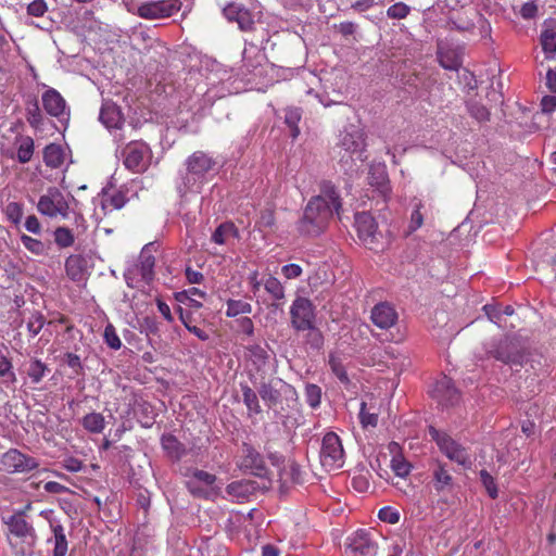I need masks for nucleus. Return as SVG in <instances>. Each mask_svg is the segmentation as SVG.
Returning <instances> with one entry per match:
<instances>
[{
  "mask_svg": "<svg viewBox=\"0 0 556 556\" xmlns=\"http://www.w3.org/2000/svg\"><path fill=\"white\" fill-rule=\"evenodd\" d=\"M342 207L341 197L336 186L330 181L320 185V193L307 202L302 218L298 223V230L306 236H319L325 231L333 214H340Z\"/></svg>",
  "mask_w": 556,
  "mask_h": 556,
  "instance_id": "1",
  "label": "nucleus"
},
{
  "mask_svg": "<svg viewBox=\"0 0 556 556\" xmlns=\"http://www.w3.org/2000/svg\"><path fill=\"white\" fill-rule=\"evenodd\" d=\"M342 207L341 197L336 186L330 181L320 185V193L307 202L302 218L298 223V230L306 236H319L325 231L333 214H340Z\"/></svg>",
  "mask_w": 556,
  "mask_h": 556,
  "instance_id": "2",
  "label": "nucleus"
},
{
  "mask_svg": "<svg viewBox=\"0 0 556 556\" xmlns=\"http://www.w3.org/2000/svg\"><path fill=\"white\" fill-rule=\"evenodd\" d=\"M342 207L341 197L336 186L330 181L320 185V193L307 202L302 218L298 223V230L306 236H319L325 231L333 214H340Z\"/></svg>",
  "mask_w": 556,
  "mask_h": 556,
  "instance_id": "3",
  "label": "nucleus"
},
{
  "mask_svg": "<svg viewBox=\"0 0 556 556\" xmlns=\"http://www.w3.org/2000/svg\"><path fill=\"white\" fill-rule=\"evenodd\" d=\"M334 153L346 169H351L356 161L366 160V136L363 129L350 125L340 131Z\"/></svg>",
  "mask_w": 556,
  "mask_h": 556,
  "instance_id": "4",
  "label": "nucleus"
},
{
  "mask_svg": "<svg viewBox=\"0 0 556 556\" xmlns=\"http://www.w3.org/2000/svg\"><path fill=\"white\" fill-rule=\"evenodd\" d=\"M9 542L16 555L31 553L35 545V531L22 514L13 515L8 521Z\"/></svg>",
  "mask_w": 556,
  "mask_h": 556,
  "instance_id": "5",
  "label": "nucleus"
},
{
  "mask_svg": "<svg viewBox=\"0 0 556 556\" xmlns=\"http://www.w3.org/2000/svg\"><path fill=\"white\" fill-rule=\"evenodd\" d=\"M258 394L268 408H276L283 401H295L298 397L294 387L280 378H273L262 382L258 388Z\"/></svg>",
  "mask_w": 556,
  "mask_h": 556,
  "instance_id": "6",
  "label": "nucleus"
},
{
  "mask_svg": "<svg viewBox=\"0 0 556 556\" xmlns=\"http://www.w3.org/2000/svg\"><path fill=\"white\" fill-rule=\"evenodd\" d=\"M429 435L437 443L439 450L452 462L468 468L471 465L470 455L467 450L452 439L446 432L438 430L435 427L428 428Z\"/></svg>",
  "mask_w": 556,
  "mask_h": 556,
  "instance_id": "7",
  "label": "nucleus"
},
{
  "mask_svg": "<svg viewBox=\"0 0 556 556\" xmlns=\"http://www.w3.org/2000/svg\"><path fill=\"white\" fill-rule=\"evenodd\" d=\"M316 307L304 296H296L290 306V323L296 331L315 329Z\"/></svg>",
  "mask_w": 556,
  "mask_h": 556,
  "instance_id": "8",
  "label": "nucleus"
},
{
  "mask_svg": "<svg viewBox=\"0 0 556 556\" xmlns=\"http://www.w3.org/2000/svg\"><path fill=\"white\" fill-rule=\"evenodd\" d=\"M151 149L142 140H132L122 151L123 164L132 173H143L150 165Z\"/></svg>",
  "mask_w": 556,
  "mask_h": 556,
  "instance_id": "9",
  "label": "nucleus"
},
{
  "mask_svg": "<svg viewBox=\"0 0 556 556\" xmlns=\"http://www.w3.org/2000/svg\"><path fill=\"white\" fill-rule=\"evenodd\" d=\"M319 457L323 467L327 470L343 467L344 450L341 439L337 433L330 431L324 435Z\"/></svg>",
  "mask_w": 556,
  "mask_h": 556,
  "instance_id": "10",
  "label": "nucleus"
},
{
  "mask_svg": "<svg viewBox=\"0 0 556 556\" xmlns=\"http://www.w3.org/2000/svg\"><path fill=\"white\" fill-rule=\"evenodd\" d=\"M152 248L153 243L146 244L140 252L138 262L128 269L126 274L128 286H132L130 280H136V283L149 285L154 279L155 256L152 254Z\"/></svg>",
  "mask_w": 556,
  "mask_h": 556,
  "instance_id": "11",
  "label": "nucleus"
},
{
  "mask_svg": "<svg viewBox=\"0 0 556 556\" xmlns=\"http://www.w3.org/2000/svg\"><path fill=\"white\" fill-rule=\"evenodd\" d=\"M376 533L359 529L346 539L345 552L349 556H376L378 544Z\"/></svg>",
  "mask_w": 556,
  "mask_h": 556,
  "instance_id": "12",
  "label": "nucleus"
},
{
  "mask_svg": "<svg viewBox=\"0 0 556 556\" xmlns=\"http://www.w3.org/2000/svg\"><path fill=\"white\" fill-rule=\"evenodd\" d=\"M37 210L40 214L51 218L68 217L70 205L64 194L56 188L48 189L47 193L39 198Z\"/></svg>",
  "mask_w": 556,
  "mask_h": 556,
  "instance_id": "13",
  "label": "nucleus"
},
{
  "mask_svg": "<svg viewBox=\"0 0 556 556\" xmlns=\"http://www.w3.org/2000/svg\"><path fill=\"white\" fill-rule=\"evenodd\" d=\"M180 0H152L142 2L137 14L144 20L168 18L181 10Z\"/></svg>",
  "mask_w": 556,
  "mask_h": 556,
  "instance_id": "14",
  "label": "nucleus"
},
{
  "mask_svg": "<svg viewBox=\"0 0 556 556\" xmlns=\"http://www.w3.org/2000/svg\"><path fill=\"white\" fill-rule=\"evenodd\" d=\"M1 468L9 473H26L35 470L39 464L36 458L10 448L0 458Z\"/></svg>",
  "mask_w": 556,
  "mask_h": 556,
  "instance_id": "15",
  "label": "nucleus"
},
{
  "mask_svg": "<svg viewBox=\"0 0 556 556\" xmlns=\"http://www.w3.org/2000/svg\"><path fill=\"white\" fill-rule=\"evenodd\" d=\"M355 227L359 240L370 250L376 249L378 243V224L374 216L368 212L355 214Z\"/></svg>",
  "mask_w": 556,
  "mask_h": 556,
  "instance_id": "16",
  "label": "nucleus"
},
{
  "mask_svg": "<svg viewBox=\"0 0 556 556\" xmlns=\"http://www.w3.org/2000/svg\"><path fill=\"white\" fill-rule=\"evenodd\" d=\"M431 396L442 406H454L460 401V393L451 378L443 376L434 383Z\"/></svg>",
  "mask_w": 556,
  "mask_h": 556,
  "instance_id": "17",
  "label": "nucleus"
},
{
  "mask_svg": "<svg viewBox=\"0 0 556 556\" xmlns=\"http://www.w3.org/2000/svg\"><path fill=\"white\" fill-rule=\"evenodd\" d=\"M489 354L505 364L521 365L525 359L523 352H521L517 344L508 338L501 340L493 350L489 351Z\"/></svg>",
  "mask_w": 556,
  "mask_h": 556,
  "instance_id": "18",
  "label": "nucleus"
},
{
  "mask_svg": "<svg viewBox=\"0 0 556 556\" xmlns=\"http://www.w3.org/2000/svg\"><path fill=\"white\" fill-rule=\"evenodd\" d=\"M431 482L438 494L451 492L454 488V478L447 465L440 459L432 462Z\"/></svg>",
  "mask_w": 556,
  "mask_h": 556,
  "instance_id": "19",
  "label": "nucleus"
},
{
  "mask_svg": "<svg viewBox=\"0 0 556 556\" xmlns=\"http://www.w3.org/2000/svg\"><path fill=\"white\" fill-rule=\"evenodd\" d=\"M399 315L395 307L388 302L376 304L370 314V319L380 329H390L397 321Z\"/></svg>",
  "mask_w": 556,
  "mask_h": 556,
  "instance_id": "20",
  "label": "nucleus"
},
{
  "mask_svg": "<svg viewBox=\"0 0 556 556\" xmlns=\"http://www.w3.org/2000/svg\"><path fill=\"white\" fill-rule=\"evenodd\" d=\"M244 356L257 374H266L270 354L264 346L257 343L249 344L244 346Z\"/></svg>",
  "mask_w": 556,
  "mask_h": 556,
  "instance_id": "21",
  "label": "nucleus"
},
{
  "mask_svg": "<svg viewBox=\"0 0 556 556\" xmlns=\"http://www.w3.org/2000/svg\"><path fill=\"white\" fill-rule=\"evenodd\" d=\"M224 16L229 22H236L239 28L243 31H250L253 29L254 20L252 14L245 8L237 4L229 3L223 9Z\"/></svg>",
  "mask_w": 556,
  "mask_h": 556,
  "instance_id": "22",
  "label": "nucleus"
},
{
  "mask_svg": "<svg viewBox=\"0 0 556 556\" xmlns=\"http://www.w3.org/2000/svg\"><path fill=\"white\" fill-rule=\"evenodd\" d=\"M101 123L110 130L122 129L125 117L121 108L113 101H104L99 116Z\"/></svg>",
  "mask_w": 556,
  "mask_h": 556,
  "instance_id": "23",
  "label": "nucleus"
},
{
  "mask_svg": "<svg viewBox=\"0 0 556 556\" xmlns=\"http://www.w3.org/2000/svg\"><path fill=\"white\" fill-rule=\"evenodd\" d=\"M216 165V161L203 151L193 152L186 161L189 174L202 177Z\"/></svg>",
  "mask_w": 556,
  "mask_h": 556,
  "instance_id": "24",
  "label": "nucleus"
},
{
  "mask_svg": "<svg viewBox=\"0 0 556 556\" xmlns=\"http://www.w3.org/2000/svg\"><path fill=\"white\" fill-rule=\"evenodd\" d=\"M41 100L46 113L50 116L60 118L65 113L66 101L56 89H47Z\"/></svg>",
  "mask_w": 556,
  "mask_h": 556,
  "instance_id": "25",
  "label": "nucleus"
},
{
  "mask_svg": "<svg viewBox=\"0 0 556 556\" xmlns=\"http://www.w3.org/2000/svg\"><path fill=\"white\" fill-rule=\"evenodd\" d=\"M50 528L53 536L48 539V543L53 544L52 556H66L68 542L64 527L59 522L50 521Z\"/></svg>",
  "mask_w": 556,
  "mask_h": 556,
  "instance_id": "26",
  "label": "nucleus"
},
{
  "mask_svg": "<svg viewBox=\"0 0 556 556\" xmlns=\"http://www.w3.org/2000/svg\"><path fill=\"white\" fill-rule=\"evenodd\" d=\"M377 400L370 396L369 402L363 401L359 408V422L363 428L376 427L378 425V417L380 407L377 405Z\"/></svg>",
  "mask_w": 556,
  "mask_h": 556,
  "instance_id": "27",
  "label": "nucleus"
},
{
  "mask_svg": "<svg viewBox=\"0 0 556 556\" xmlns=\"http://www.w3.org/2000/svg\"><path fill=\"white\" fill-rule=\"evenodd\" d=\"M25 117L31 128L36 130L42 128L43 114L36 96H27L25 99Z\"/></svg>",
  "mask_w": 556,
  "mask_h": 556,
  "instance_id": "28",
  "label": "nucleus"
},
{
  "mask_svg": "<svg viewBox=\"0 0 556 556\" xmlns=\"http://www.w3.org/2000/svg\"><path fill=\"white\" fill-rule=\"evenodd\" d=\"M216 479V476L213 473L201 469H194L190 479L187 481V488L193 495L202 496L204 494V490L197 485V483L199 482L206 486H211L215 483Z\"/></svg>",
  "mask_w": 556,
  "mask_h": 556,
  "instance_id": "29",
  "label": "nucleus"
},
{
  "mask_svg": "<svg viewBox=\"0 0 556 556\" xmlns=\"http://www.w3.org/2000/svg\"><path fill=\"white\" fill-rule=\"evenodd\" d=\"M540 43L547 60L556 55V23L551 22L545 26L540 36Z\"/></svg>",
  "mask_w": 556,
  "mask_h": 556,
  "instance_id": "30",
  "label": "nucleus"
},
{
  "mask_svg": "<svg viewBox=\"0 0 556 556\" xmlns=\"http://www.w3.org/2000/svg\"><path fill=\"white\" fill-rule=\"evenodd\" d=\"M389 450L391 453H394L390 466L393 472L400 477L405 478L410 473L412 470V464L405 459V457L399 453L400 445L396 442H391L389 444Z\"/></svg>",
  "mask_w": 556,
  "mask_h": 556,
  "instance_id": "31",
  "label": "nucleus"
},
{
  "mask_svg": "<svg viewBox=\"0 0 556 556\" xmlns=\"http://www.w3.org/2000/svg\"><path fill=\"white\" fill-rule=\"evenodd\" d=\"M85 267H86V261L79 254H72L65 261L66 275L73 281L83 280Z\"/></svg>",
  "mask_w": 556,
  "mask_h": 556,
  "instance_id": "32",
  "label": "nucleus"
},
{
  "mask_svg": "<svg viewBox=\"0 0 556 556\" xmlns=\"http://www.w3.org/2000/svg\"><path fill=\"white\" fill-rule=\"evenodd\" d=\"M242 466L249 468L256 476H262L265 471V464L262 455L253 447H248L242 459Z\"/></svg>",
  "mask_w": 556,
  "mask_h": 556,
  "instance_id": "33",
  "label": "nucleus"
},
{
  "mask_svg": "<svg viewBox=\"0 0 556 556\" xmlns=\"http://www.w3.org/2000/svg\"><path fill=\"white\" fill-rule=\"evenodd\" d=\"M161 443L166 453L175 459H180L186 454L184 444L173 434H164Z\"/></svg>",
  "mask_w": 556,
  "mask_h": 556,
  "instance_id": "34",
  "label": "nucleus"
},
{
  "mask_svg": "<svg viewBox=\"0 0 556 556\" xmlns=\"http://www.w3.org/2000/svg\"><path fill=\"white\" fill-rule=\"evenodd\" d=\"M229 237L239 238V230L232 222H225L212 233V241L216 244H225Z\"/></svg>",
  "mask_w": 556,
  "mask_h": 556,
  "instance_id": "35",
  "label": "nucleus"
},
{
  "mask_svg": "<svg viewBox=\"0 0 556 556\" xmlns=\"http://www.w3.org/2000/svg\"><path fill=\"white\" fill-rule=\"evenodd\" d=\"M206 293L199 288L191 287L187 290H184L181 292H178L176 294V299L181 302L186 303L189 302V305L195 309H199L202 307V302L200 300L205 299Z\"/></svg>",
  "mask_w": 556,
  "mask_h": 556,
  "instance_id": "36",
  "label": "nucleus"
},
{
  "mask_svg": "<svg viewBox=\"0 0 556 556\" xmlns=\"http://www.w3.org/2000/svg\"><path fill=\"white\" fill-rule=\"evenodd\" d=\"M43 162L50 168H58L64 162L63 150L59 144L50 143L43 149Z\"/></svg>",
  "mask_w": 556,
  "mask_h": 556,
  "instance_id": "37",
  "label": "nucleus"
},
{
  "mask_svg": "<svg viewBox=\"0 0 556 556\" xmlns=\"http://www.w3.org/2000/svg\"><path fill=\"white\" fill-rule=\"evenodd\" d=\"M83 428L90 433H101L105 428V418L101 413H89L81 419Z\"/></svg>",
  "mask_w": 556,
  "mask_h": 556,
  "instance_id": "38",
  "label": "nucleus"
},
{
  "mask_svg": "<svg viewBox=\"0 0 556 556\" xmlns=\"http://www.w3.org/2000/svg\"><path fill=\"white\" fill-rule=\"evenodd\" d=\"M243 403L247 406L250 415H258L262 413V407L258 402L256 392L247 383L240 384Z\"/></svg>",
  "mask_w": 556,
  "mask_h": 556,
  "instance_id": "39",
  "label": "nucleus"
},
{
  "mask_svg": "<svg viewBox=\"0 0 556 556\" xmlns=\"http://www.w3.org/2000/svg\"><path fill=\"white\" fill-rule=\"evenodd\" d=\"M35 142L30 136H22L17 139L16 157L20 163H28L34 154Z\"/></svg>",
  "mask_w": 556,
  "mask_h": 556,
  "instance_id": "40",
  "label": "nucleus"
},
{
  "mask_svg": "<svg viewBox=\"0 0 556 556\" xmlns=\"http://www.w3.org/2000/svg\"><path fill=\"white\" fill-rule=\"evenodd\" d=\"M276 226L275 210L265 207L260 212L258 219L255 223V229L261 232H271Z\"/></svg>",
  "mask_w": 556,
  "mask_h": 556,
  "instance_id": "41",
  "label": "nucleus"
},
{
  "mask_svg": "<svg viewBox=\"0 0 556 556\" xmlns=\"http://www.w3.org/2000/svg\"><path fill=\"white\" fill-rule=\"evenodd\" d=\"M426 208L425 203L421 200H414V208L410 214L409 224L407 227V235L415 232L424 225V210Z\"/></svg>",
  "mask_w": 556,
  "mask_h": 556,
  "instance_id": "42",
  "label": "nucleus"
},
{
  "mask_svg": "<svg viewBox=\"0 0 556 556\" xmlns=\"http://www.w3.org/2000/svg\"><path fill=\"white\" fill-rule=\"evenodd\" d=\"M264 288L271 295L274 300L280 301L285 299V288L276 277L269 275L264 280Z\"/></svg>",
  "mask_w": 556,
  "mask_h": 556,
  "instance_id": "43",
  "label": "nucleus"
},
{
  "mask_svg": "<svg viewBox=\"0 0 556 556\" xmlns=\"http://www.w3.org/2000/svg\"><path fill=\"white\" fill-rule=\"evenodd\" d=\"M301 121V111L298 108H289L286 110L285 123L291 129V136L293 139L300 135L299 123Z\"/></svg>",
  "mask_w": 556,
  "mask_h": 556,
  "instance_id": "44",
  "label": "nucleus"
},
{
  "mask_svg": "<svg viewBox=\"0 0 556 556\" xmlns=\"http://www.w3.org/2000/svg\"><path fill=\"white\" fill-rule=\"evenodd\" d=\"M252 306L250 303L242 300H228L226 316L236 317L238 315L250 314Z\"/></svg>",
  "mask_w": 556,
  "mask_h": 556,
  "instance_id": "45",
  "label": "nucleus"
},
{
  "mask_svg": "<svg viewBox=\"0 0 556 556\" xmlns=\"http://www.w3.org/2000/svg\"><path fill=\"white\" fill-rule=\"evenodd\" d=\"M47 371H49V368L45 363H42L40 359H33L29 363L27 375L31 382L37 384L42 380Z\"/></svg>",
  "mask_w": 556,
  "mask_h": 556,
  "instance_id": "46",
  "label": "nucleus"
},
{
  "mask_svg": "<svg viewBox=\"0 0 556 556\" xmlns=\"http://www.w3.org/2000/svg\"><path fill=\"white\" fill-rule=\"evenodd\" d=\"M54 241L61 249L72 247L75 242L73 231L67 227H58L54 230Z\"/></svg>",
  "mask_w": 556,
  "mask_h": 556,
  "instance_id": "47",
  "label": "nucleus"
},
{
  "mask_svg": "<svg viewBox=\"0 0 556 556\" xmlns=\"http://www.w3.org/2000/svg\"><path fill=\"white\" fill-rule=\"evenodd\" d=\"M438 59L440 65L450 71H457L460 66L459 58L453 51H439Z\"/></svg>",
  "mask_w": 556,
  "mask_h": 556,
  "instance_id": "48",
  "label": "nucleus"
},
{
  "mask_svg": "<svg viewBox=\"0 0 556 556\" xmlns=\"http://www.w3.org/2000/svg\"><path fill=\"white\" fill-rule=\"evenodd\" d=\"M60 361L62 365L68 366L74 375L79 376L84 374V366L79 355L73 352H66L61 356Z\"/></svg>",
  "mask_w": 556,
  "mask_h": 556,
  "instance_id": "49",
  "label": "nucleus"
},
{
  "mask_svg": "<svg viewBox=\"0 0 556 556\" xmlns=\"http://www.w3.org/2000/svg\"><path fill=\"white\" fill-rule=\"evenodd\" d=\"M21 241L25 249H27L35 255H45L47 253V245L38 239H35L27 235H22Z\"/></svg>",
  "mask_w": 556,
  "mask_h": 556,
  "instance_id": "50",
  "label": "nucleus"
},
{
  "mask_svg": "<svg viewBox=\"0 0 556 556\" xmlns=\"http://www.w3.org/2000/svg\"><path fill=\"white\" fill-rule=\"evenodd\" d=\"M3 213L12 224L17 225L23 217V205L18 202H9L3 208Z\"/></svg>",
  "mask_w": 556,
  "mask_h": 556,
  "instance_id": "51",
  "label": "nucleus"
},
{
  "mask_svg": "<svg viewBox=\"0 0 556 556\" xmlns=\"http://www.w3.org/2000/svg\"><path fill=\"white\" fill-rule=\"evenodd\" d=\"M305 400L312 408H317L321 401V389L317 384L309 383L305 388Z\"/></svg>",
  "mask_w": 556,
  "mask_h": 556,
  "instance_id": "52",
  "label": "nucleus"
},
{
  "mask_svg": "<svg viewBox=\"0 0 556 556\" xmlns=\"http://www.w3.org/2000/svg\"><path fill=\"white\" fill-rule=\"evenodd\" d=\"M329 366H330L332 372L336 375V377L341 382L349 381V377H348L345 367L343 366L342 361L339 356H337L336 354H330L329 355Z\"/></svg>",
  "mask_w": 556,
  "mask_h": 556,
  "instance_id": "53",
  "label": "nucleus"
},
{
  "mask_svg": "<svg viewBox=\"0 0 556 556\" xmlns=\"http://www.w3.org/2000/svg\"><path fill=\"white\" fill-rule=\"evenodd\" d=\"M479 476L489 496L495 500L498 496V490L494 478L485 469H482Z\"/></svg>",
  "mask_w": 556,
  "mask_h": 556,
  "instance_id": "54",
  "label": "nucleus"
},
{
  "mask_svg": "<svg viewBox=\"0 0 556 556\" xmlns=\"http://www.w3.org/2000/svg\"><path fill=\"white\" fill-rule=\"evenodd\" d=\"M409 13L410 8L404 2H396L387 10V16L392 20H403Z\"/></svg>",
  "mask_w": 556,
  "mask_h": 556,
  "instance_id": "55",
  "label": "nucleus"
},
{
  "mask_svg": "<svg viewBox=\"0 0 556 556\" xmlns=\"http://www.w3.org/2000/svg\"><path fill=\"white\" fill-rule=\"evenodd\" d=\"M226 491L229 495L240 498V497H244L249 493L250 486H249V483H247V482L233 481L227 485Z\"/></svg>",
  "mask_w": 556,
  "mask_h": 556,
  "instance_id": "56",
  "label": "nucleus"
},
{
  "mask_svg": "<svg viewBox=\"0 0 556 556\" xmlns=\"http://www.w3.org/2000/svg\"><path fill=\"white\" fill-rule=\"evenodd\" d=\"M126 203V197L122 192H115L103 202V208L121 210Z\"/></svg>",
  "mask_w": 556,
  "mask_h": 556,
  "instance_id": "57",
  "label": "nucleus"
},
{
  "mask_svg": "<svg viewBox=\"0 0 556 556\" xmlns=\"http://www.w3.org/2000/svg\"><path fill=\"white\" fill-rule=\"evenodd\" d=\"M104 341L113 350H119L122 341L112 325H108L104 329Z\"/></svg>",
  "mask_w": 556,
  "mask_h": 556,
  "instance_id": "58",
  "label": "nucleus"
},
{
  "mask_svg": "<svg viewBox=\"0 0 556 556\" xmlns=\"http://www.w3.org/2000/svg\"><path fill=\"white\" fill-rule=\"evenodd\" d=\"M12 369L13 365L11 359L0 351V377H8L14 382L16 377Z\"/></svg>",
  "mask_w": 556,
  "mask_h": 556,
  "instance_id": "59",
  "label": "nucleus"
},
{
  "mask_svg": "<svg viewBox=\"0 0 556 556\" xmlns=\"http://www.w3.org/2000/svg\"><path fill=\"white\" fill-rule=\"evenodd\" d=\"M378 517L381 521L388 522L390 525H395L400 520L399 511L391 507L381 508L378 513Z\"/></svg>",
  "mask_w": 556,
  "mask_h": 556,
  "instance_id": "60",
  "label": "nucleus"
},
{
  "mask_svg": "<svg viewBox=\"0 0 556 556\" xmlns=\"http://www.w3.org/2000/svg\"><path fill=\"white\" fill-rule=\"evenodd\" d=\"M470 115L479 122L488 121L490 117V112L488 109L479 103H472L469 105Z\"/></svg>",
  "mask_w": 556,
  "mask_h": 556,
  "instance_id": "61",
  "label": "nucleus"
},
{
  "mask_svg": "<svg viewBox=\"0 0 556 556\" xmlns=\"http://www.w3.org/2000/svg\"><path fill=\"white\" fill-rule=\"evenodd\" d=\"M48 10L47 3L45 0H34L27 7V13L31 16L40 17Z\"/></svg>",
  "mask_w": 556,
  "mask_h": 556,
  "instance_id": "62",
  "label": "nucleus"
},
{
  "mask_svg": "<svg viewBox=\"0 0 556 556\" xmlns=\"http://www.w3.org/2000/svg\"><path fill=\"white\" fill-rule=\"evenodd\" d=\"M303 270L299 264H287L281 267V274L286 279H296L302 275Z\"/></svg>",
  "mask_w": 556,
  "mask_h": 556,
  "instance_id": "63",
  "label": "nucleus"
},
{
  "mask_svg": "<svg viewBox=\"0 0 556 556\" xmlns=\"http://www.w3.org/2000/svg\"><path fill=\"white\" fill-rule=\"evenodd\" d=\"M43 325L45 317L41 314L37 313L33 315L31 319L27 323V328L33 336H37L41 331Z\"/></svg>",
  "mask_w": 556,
  "mask_h": 556,
  "instance_id": "64",
  "label": "nucleus"
}]
</instances>
